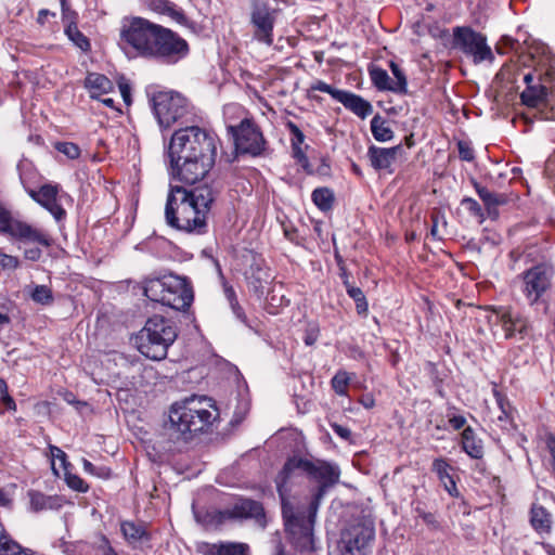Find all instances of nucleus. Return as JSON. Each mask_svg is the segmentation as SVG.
Instances as JSON below:
<instances>
[{
  "instance_id": "nucleus-1",
  "label": "nucleus",
  "mask_w": 555,
  "mask_h": 555,
  "mask_svg": "<svg viewBox=\"0 0 555 555\" xmlns=\"http://www.w3.org/2000/svg\"><path fill=\"white\" fill-rule=\"evenodd\" d=\"M218 143L214 131L198 126L176 130L165 146L171 179L185 185L205 179L215 166Z\"/></svg>"
},
{
  "instance_id": "nucleus-2",
  "label": "nucleus",
  "mask_w": 555,
  "mask_h": 555,
  "mask_svg": "<svg viewBox=\"0 0 555 555\" xmlns=\"http://www.w3.org/2000/svg\"><path fill=\"white\" fill-rule=\"evenodd\" d=\"M121 41L137 55L173 65L190 53L188 41L180 35L143 17H133L120 31Z\"/></svg>"
},
{
  "instance_id": "nucleus-3",
  "label": "nucleus",
  "mask_w": 555,
  "mask_h": 555,
  "mask_svg": "<svg viewBox=\"0 0 555 555\" xmlns=\"http://www.w3.org/2000/svg\"><path fill=\"white\" fill-rule=\"evenodd\" d=\"M216 192L208 184L193 189L170 184L165 206L169 227L188 234L203 235L208 231V218Z\"/></svg>"
},
{
  "instance_id": "nucleus-4",
  "label": "nucleus",
  "mask_w": 555,
  "mask_h": 555,
  "mask_svg": "<svg viewBox=\"0 0 555 555\" xmlns=\"http://www.w3.org/2000/svg\"><path fill=\"white\" fill-rule=\"evenodd\" d=\"M297 462H306V459L297 456L288 459L276 476L275 483L282 502V515L285 527L292 537L293 543L302 552H311L314 550L311 520H309V517H306L304 508L295 507L288 499L291 485L304 474V465H299Z\"/></svg>"
},
{
  "instance_id": "nucleus-5",
  "label": "nucleus",
  "mask_w": 555,
  "mask_h": 555,
  "mask_svg": "<svg viewBox=\"0 0 555 555\" xmlns=\"http://www.w3.org/2000/svg\"><path fill=\"white\" fill-rule=\"evenodd\" d=\"M219 411L211 398L192 396L171 405L170 428L183 440L193 434L207 431L218 420Z\"/></svg>"
},
{
  "instance_id": "nucleus-6",
  "label": "nucleus",
  "mask_w": 555,
  "mask_h": 555,
  "mask_svg": "<svg viewBox=\"0 0 555 555\" xmlns=\"http://www.w3.org/2000/svg\"><path fill=\"white\" fill-rule=\"evenodd\" d=\"M0 234L21 244L34 245L24 250V258L30 261H38L41 258V247L49 248L53 244V238L47 230L14 217L2 204H0Z\"/></svg>"
},
{
  "instance_id": "nucleus-7",
  "label": "nucleus",
  "mask_w": 555,
  "mask_h": 555,
  "mask_svg": "<svg viewBox=\"0 0 555 555\" xmlns=\"http://www.w3.org/2000/svg\"><path fill=\"white\" fill-rule=\"evenodd\" d=\"M143 291L150 300L175 310H184L193 301V292L186 281L173 274L145 280Z\"/></svg>"
},
{
  "instance_id": "nucleus-8",
  "label": "nucleus",
  "mask_w": 555,
  "mask_h": 555,
  "mask_svg": "<svg viewBox=\"0 0 555 555\" xmlns=\"http://www.w3.org/2000/svg\"><path fill=\"white\" fill-rule=\"evenodd\" d=\"M178 330L175 322L160 315L150 318L139 337V351L146 358L160 361L167 357Z\"/></svg>"
},
{
  "instance_id": "nucleus-9",
  "label": "nucleus",
  "mask_w": 555,
  "mask_h": 555,
  "mask_svg": "<svg viewBox=\"0 0 555 555\" xmlns=\"http://www.w3.org/2000/svg\"><path fill=\"white\" fill-rule=\"evenodd\" d=\"M298 463L304 465V474L318 483L309 505L305 508L306 517L311 520V534L313 535L314 519L321 501L327 490L338 483L340 470L337 465L320 460H306V462Z\"/></svg>"
},
{
  "instance_id": "nucleus-10",
  "label": "nucleus",
  "mask_w": 555,
  "mask_h": 555,
  "mask_svg": "<svg viewBox=\"0 0 555 555\" xmlns=\"http://www.w3.org/2000/svg\"><path fill=\"white\" fill-rule=\"evenodd\" d=\"M251 519L260 528L267 526V517L262 503L240 498L223 509H211L206 513V525L219 527L229 521H243Z\"/></svg>"
},
{
  "instance_id": "nucleus-11",
  "label": "nucleus",
  "mask_w": 555,
  "mask_h": 555,
  "mask_svg": "<svg viewBox=\"0 0 555 555\" xmlns=\"http://www.w3.org/2000/svg\"><path fill=\"white\" fill-rule=\"evenodd\" d=\"M152 108L162 129H168L175 124L189 121L192 106L189 101L175 91L156 92L152 99Z\"/></svg>"
},
{
  "instance_id": "nucleus-12",
  "label": "nucleus",
  "mask_w": 555,
  "mask_h": 555,
  "mask_svg": "<svg viewBox=\"0 0 555 555\" xmlns=\"http://www.w3.org/2000/svg\"><path fill=\"white\" fill-rule=\"evenodd\" d=\"M453 47L470 59L475 65L494 61L487 37L468 26H457L453 29Z\"/></svg>"
},
{
  "instance_id": "nucleus-13",
  "label": "nucleus",
  "mask_w": 555,
  "mask_h": 555,
  "mask_svg": "<svg viewBox=\"0 0 555 555\" xmlns=\"http://www.w3.org/2000/svg\"><path fill=\"white\" fill-rule=\"evenodd\" d=\"M280 10L266 0H254L249 12L251 38L260 44L271 47L274 41V26Z\"/></svg>"
},
{
  "instance_id": "nucleus-14",
  "label": "nucleus",
  "mask_w": 555,
  "mask_h": 555,
  "mask_svg": "<svg viewBox=\"0 0 555 555\" xmlns=\"http://www.w3.org/2000/svg\"><path fill=\"white\" fill-rule=\"evenodd\" d=\"M375 538V529L370 521H358L349 525L340 538L341 555H369Z\"/></svg>"
},
{
  "instance_id": "nucleus-15",
  "label": "nucleus",
  "mask_w": 555,
  "mask_h": 555,
  "mask_svg": "<svg viewBox=\"0 0 555 555\" xmlns=\"http://www.w3.org/2000/svg\"><path fill=\"white\" fill-rule=\"evenodd\" d=\"M228 132L234 139L236 151L242 154L259 156L266 149L263 134L251 119L245 118L237 126H229Z\"/></svg>"
},
{
  "instance_id": "nucleus-16",
  "label": "nucleus",
  "mask_w": 555,
  "mask_h": 555,
  "mask_svg": "<svg viewBox=\"0 0 555 555\" xmlns=\"http://www.w3.org/2000/svg\"><path fill=\"white\" fill-rule=\"evenodd\" d=\"M553 269L543 264L535 266L522 274L521 291L533 305L551 287Z\"/></svg>"
},
{
  "instance_id": "nucleus-17",
  "label": "nucleus",
  "mask_w": 555,
  "mask_h": 555,
  "mask_svg": "<svg viewBox=\"0 0 555 555\" xmlns=\"http://www.w3.org/2000/svg\"><path fill=\"white\" fill-rule=\"evenodd\" d=\"M403 152L402 145L393 147H379L371 145L367 150V158L375 170H388L391 172V165L396 157Z\"/></svg>"
},
{
  "instance_id": "nucleus-18",
  "label": "nucleus",
  "mask_w": 555,
  "mask_h": 555,
  "mask_svg": "<svg viewBox=\"0 0 555 555\" xmlns=\"http://www.w3.org/2000/svg\"><path fill=\"white\" fill-rule=\"evenodd\" d=\"M248 287L257 295L262 296L266 292L267 286L273 280V276L270 272V269L266 266V263L260 261H255L250 266L249 275L247 276Z\"/></svg>"
},
{
  "instance_id": "nucleus-19",
  "label": "nucleus",
  "mask_w": 555,
  "mask_h": 555,
  "mask_svg": "<svg viewBox=\"0 0 555 555\" xmlns=\"http://www.w3.org/2000/svg\"><path fill=\"white\" fill-rule=\"evenodd\" d=\"M499 320L506 339L512 338L517 334L522 336L527 333L528 321L519 313L513 312L511 309H503L499 313Z\"/></svg>"
},
{
  "instance_id": "nucleus-20",
  "label": "nucleus",
  "mask_w": 555,
  "mask_h": 555,
  "mask_svg": "<svg viewBox=\"0 0 555 555\" xmlns=\"http://www.w3.org/2000/svg\"><path fill=\"white\" fill-rule=\"evenodd\" d=\"M431 470L437 475L439 481L442 483L444 490L453 498L460 495L455 480L451 475L453 467L443 457L435 459L431 465Z\"/></svg>"
},
{
  "instance_id": "nucleus-21",
  "label": "nucleus",
  "mask_w": 555,
  "mask_h": 555,
  "mask_svg": "<svg viewBox=\"0 0 555 555\" xmlns=\"http://www.w3.org/2000/svg\"><path fill=\"white\" fill-rule=\"evenodd\" d=\"M145 4L151 11L167 15L180 25H190L183 11L169 0H145Z\"/></svg>"
},
{
  "instance_id": "nucleus-22",
  "label": "nucleus",
  "mask_w": 555,
  "mask_h": 555,
  "mask_svg": "<svg viewBox=\"0 0 555 555\" xmlns=\"http://www.w3.org/2000/svg\"><path fill=\"white\" fill-rule=\"evenodd\" d=\"M83 87L88 90L90 98L99 100L101 95L114 90V85L105 75L100 73H88Z\"/></svg>"
},
{
  "instance_id": "nucleus-23",
  "label": "nucleus",
  "mask_w": 555,
  "mask_h": 555,
  "mask_svg": "<svg viewBox=\"0 0 555 555\" xmlns=\"http://www.w3.org/2000/svg\"><path fill=\"white\" fill-rule=\"evenodd\" d=\"M338 102L341 103L347 109L351 111L360 118H365L373 111L371 103L361 98L360 95H357L348 91L338 93Z\"/></svg>"
},
{
  "instance_id": "nucleus-24",
  "label": "nucleus",
  "mask_w": 555,
  "mask_h": 555,
  "mask_svg": "<svg viewBox=\"0 0 555 555\" xmlns=\"http://www.w3.org/2000/svg\"><path fill=\"white\" fill-rule=\"evenodd\" d=\"M30 508L34 512L60 509L64 505V499L60 495H47L31 490L28 492Z\"/></svg>"
},
{
  "instance_id": "nucleus-25",
  "label": "nucleus",
  "mask_w": 555,
  "mask_h": 555,
  "mask_svg": "<svg viewBox=\"0 0 555 555\" xmlns=\"http://www.w3.org/2000/svg\"><path fill=\"white\" fill-rule=\"evenodd\" d=\"M249 547L245 543L219 542L206 545V555H248Z\"/></svg>"
},
{
  "instance_id": "nucleus-26",
  "label": "nucleus",
  "mask_w": 555,
  "mask_h": 555,
  "mask_svg": "<svg viewBox=\"0 0 555 555\" xmlns=\"http://www.w3.org/2000/svg\"><path fill=\"white\" fill-rule=\"evenodd\" d=\"M462 449L472 459L479 460L483 456V447L472 427H466L462 433Z\"/></svg>"
},
{
  "instance_id": "nucleus-27",
  "label": "nucleus",
  "mask_w": 555,
  "mask_h": 555,
  "mask_svg": "<svg viewBox=\"0 0 555 555\" xmlns=\"http://www.w3.org/2000/svg\"><path fill=\"white\" fill-rule=\"evenodd\" d=\"M0 555H34L29 550L23 548L7 532L0 522Z\"/></svg>"
},
{
  "instance_id": "nucleus-28",
  "label": "nucleus",
  "mask_w": 555,
  "mask_h": 555,
  "mask_svg": "<svg viewBox=\"0 0 555 555\" xmlns=\"http://www.w3.org/2000/svg\"><path fill=\"white\" fill-rule=\"evenodd\" d=\"M474 186L478 196L487 207L489 215H491L493 209H495L498 206L504 205L507 202V198L504 194L491 192L487 188L480 185L478 182H474Z\"/></svg>"
},
{
  "instance_id": "nucleus-29",
  "label": "nucleus",
  "mask_w": 555,
  "mask_h": 555,
  "mask_svg": "<svg viewBox=\"0 0 555 555\" xmlns=\"http://www.w3.org/2000/svg\"><path fill=\"white\" fill-rule=\"evenodd\" d=\"M531 526L540 533L551 531V514L543 506L533 504L531 507Z\"/></svg>"
},
{
  "instance_id": "nucleus-30",
  "label": "nucleus",
  "mask_w": 555,
  "mask_h": 555,
  "mask_svg": "<svg viewBox=\"0 0 555 555\" xmlns=\"http://www.w3.org/2000/svg\"><path fill=\"white\" fill-rule=\"evenodd\" d=\"M371 131L374 139L378 142H387L393 138V131L388 121L380 115H375L371 120Z\"/></svg>"
},
{
  "instance_id": "nucleus-31",
  "label": "nucleus",
  "mask_w": 555,
  "mask_h": 555,
  "mask_svg": "<svg viewBox=\"0 0 555 555\" xmlns=\"http://www.w3.org/2000/svg\"><path fill=\"white\" fill-rule=\"evenodd\" d=\"M546 90L544 87L539 88L528 86L520 94L522 103L529 107H542L544 106V100Z\"/></svg>"
},
{
  "instance_id": "nucleus-32",
  "label": "nucleus",
  "mask_w": 555,
  "mask_h": 555,
  "mask_svg": "<svg viewBox=\"0 0 555 555\" xmlns=\"http://www.w3.org/2000/svg\"><path fill=\"white\" fill-rule=\"evenodd\" d=\"M370 78L373 86L379 91L392 92V79L389 77L387 70L372 66L369 68Z\"/></svg>"
},
{
  "instance_id": "nucleus-33",
  "label": "nucleus",
  "mask_w": 555,
  "mask_h": 555,
  "mask_svg": "<svg viewBox=\"0 0 555 555\" xmlns=\"http://www.w3.org/2000/svg\"><path fill=\"white\" fill-rule=\"evenodd\" d=\"M312 202L322 211H328L334 204V193L328 188H318L311 194Z\"/></svg>"
},
{
  "instance_id": "nucleus-34",
  "label": "nucleus",
  "mask_w": 555,
  "mask_h": 555,
  "mask_svg": "<svg viewBox=\"0 0 555 555\" xmlns=\"http://www.w3.org/2000/svg\"><path fill=\"white\" fill-rule=\"evenodd\" d=\"M389 68L393 75L392 79V92L397 94H406L408 92V79L403 69L395 61L389 62Z\"/></svg>"
},
{
  "instance_id": "nucleus-35",
  "label": "nucleus",
  "mask_w": 555,
  "mask_h": 555,
  "mask_svg": "<svg viewBox=\"0 0 555 555\" xmlns=\"http://www.w3.org/2000/svg\"><path fill=\"white\" fill-rule=\"evenodd\" d=\"M120 529L124 538L129 543H135L143 540L147 537V533L142 525L135 524L133 521H122L120 525Z\"/></svg>"
},
{
  "instance_id": "nucleus-36",
  "label": "nucleus",
  "mask_w": 555,
  "mask_h": 555,
  "mask_svg": "<svg viewBox=\"0 0 555 555\" xmlns=\"http://www.w3.org/2000/svg\"><path fill=\"white\" fill-rule=\"evenodd\" d=\"M60 188L57 184H43L39 188V190H29L28 195L38 204L43 203L44 201L53 199L59 195Z\"/></svg>"
},
{
  "instance_id": "nucleus-37",
  "label": "nucleus",
  "mask_w": 555,
  "mask_h": 555,
  "mask_svg": "<svg viewBox=\"0 0 555 555\" xmlns=\"http://www.w3.org/2000/svg\"><path fill=\"white\" fill-rule=\"evenodd\" d=\"M65 35L67 38L81 51L87 52L90 50L89 39L78 29L77 24L66 25Z\"/></svg>"
},
{
  "instance_id": "nucleus-38",
  "label": "nucleus",
  "mask_w": 555,
  "mask_h": 555,
  "mask_svg": "<svg viewBox=\"0 0 555 555\" xmlns=\"http://www.w3.org/2000/svg\"><path fill=\"white\" fill-rule=\"evenodd\" d=\"M31 299L40 305L49 306L53 302V294L46 285H36L30 294Z\"/></svg>"
},
{
  "instance_id": "nucleus-39",
  "label": "nucleus",
  "mask_w": 555,
  "mask_h": 555,
  "mask_svg": "<svg viewBox=\"0 0 555 555\" xmlns=\"http://www.w3.org/2000/svg\"><path fill=\"white\" fill-rule=\"evenodd\" d=\"M39 205L47 209L57 222L66 218V211L60 204V196L53 199L44 201Z\"/></svg>"
},
{
  "instance_id": "nucleus-40",
  "label": "nucleus",
  "mask_w": 555,
  "mask_h": 555,
  "mask_svg": "<svg viewBox=\"0 0 555 555\" xmlns=\"http://www.w3.org/2000/svg\"><path fill=\"white\" fill-rule=\"evenodd\" d=\"M348 295L356 302V309L359 314H366L369 310V305L365 298L364 293L360 287H350L348 289Z\"/></svg>"
},
{
  "instance_id": "nucleus-41",
  "label": "nucleus",
  "mask_w": 555,
  "mask_h": 555,
  "mask_svg": "<svg viewBox=\"0 0 555 555\" xmlns=\"http://www.w3.org/2000/svg\"><path fill=\"white\" fill-rule=\"evenodd\" d=\"M65 481L66 485L75 491L85 493L89 490V486L87 485V482L83 479H81L78 475L68 472L67 468L65 469Z\"/></svg>"
},
{
  "instance_id": "nucleus-42",
  "label": "nucleus",
  "mask_w": 555,
  "mask_h": 555,
  "mask_svg": "<svg viewBox=\"0 0 555 555\" xmlns=\"http://www.w3.org/2000/svg\"><path fill=\"white\" fill-rule=\"evenodd\" d=\"M82 466L86 473L96 477L108 479L112 476V470L106 466H95L90 461L83 459Z\"/></svg>"
},
{
  "instance_id": "nucleus-43",
  "label": "nucleus",
  "mask_w": 555,
  "mask_h": 555,
  "mask_svg": "<svg viewBox=\"0 0 555 555\" xmlns=\"http://www.w3.org/2000/svg\"><path fill=\"white\" fill-rule=\"evenodd\" d=\"M348 384L349 376L347 372L339 371L332 378V387L340 396L346 393Z\"/></svg>"
},
{
  "instance_id": "nucleus-44",
  "label": "nucleus",
  "mask_w": 555,
  "mask_h": 555,
  "mask_svg": "<svg viewBox=\"0 0 555 555\" xmlns=\"http://www.w3.org/2000/svg\"><path fill=\"white\" fill-rule=\"evenodd\" d=\"M55 147L70 159H76L80 155V149L73 142H60Z\"/></svg>"
},
{
  "instance_id": "nucleus-45",
  "label": "nucleus",
  "mask_w": 555,
  "mask_h": 555,
  "mask_svg": "<svg viewBox=\"0 0 555 555\" xmlns=\"http://www.w3.org/2000/svg\"><path fill=\"white\" fill-rule=\"evenodd\" d=\"M62 8V21L66 25L77 24L78 14L72 10L67 0H60Z\"/></svg>"
},
{
  "instance_id": "nucleus-46",
  "label": "nucleus",
  "mask_w": 555,
  "mask_h": 555,
  "mask_svg": "<svg viewBox=\"0 0 555 555\" xmlns=\"http://www.w3.org/2000/svg\"><path fill=\"white\" fill-rule=\"evenodd\" d=\"M20 266V259L16 256L8 255L0 249V271L15 270Z\"/></svg>"
},
{
  "instance_id": "nucleus-47",
  "label": "nucleus",
  "mask_w": 555,
  "mask_h": 555,
  "mask_svg": "<svg viewBox=\"0 0 555 555\" xmlns=\"http://www.w3.org/2000/svg\"><path fill=\"white\" fill-rule=\"evenodd\" d=\"M310 89L314 90V91H321V92L327 93L336 101H338V98H339L338 93L344 92V90L335 89L322 80H317L314 83L311 85Z\"/></svg>"
},
{
  "instance_id": "nucleus-48",
  "label": "nucleus",
  "mask_w": 555,
  "mask_h": 555,
  "mask_svg": "<svg viewBox=\"0 0 555 555\" xmlns=\"http://www.w3.org/2000/svg\"><path fill=\"white\" fill-rule=\"evenodd\" d=\"M459 157L465 162H473L475 158L474 149L469 142L459 141L457 142Z\"/></svg>"
},
{
  "instance_id": "nucleus-49",
  "label": "nucleus",
  "mask_w": 555,
  "mask_h": 555,
  "mask_svg": "<svg viewBox=\"0 0 555 555\" xmlns=\"http://www.w3.org/2000/svg\"><path fill=\"white\" fill-rule=\"evenodd\" d=\"M287 128H288L289 133L292 135L291 137L292 146L302 145L304 142H305V134L299 129V127L296 124H294L292 121H288Z\"/></svg>"
},
{
  "instance_id": "nucleus-50",
  "label": "nucleus",
  "mask_w": 555,
  "mask_h": 555,
  "mask_svg": "<svg viewBox=\"0 0 555 555\" xmlns=\"http://www.w3.org/2000/svg\"><path fill=\"white\" fill-rule=\"evenodd\" d=\"M462 205L473 215L476 217L481 218V221L483 220V211L481 206L478 204L477 201H475L472 197H465L462 199Z\"/></svg>"
},
{
  "instance_id": "nucleus-51",
  "label": "nucleus",
  "mask_w": 555,
  "mask_h": 555,
  "mask_svg": "<svg viewBox=\"0 0 555 555\" xmlns=\"http://www.w3.org/2000/svg\"><path fill=\"white\" fill-rule=\"evenodd\" d=\"M49 451L52 460H59L64 469H66L67 466L69 465V463L67 462L66 453L59 447L52 444L49 446Z\"/></svg>"
},
{
  "instance_id": "nucleus-52",
  "label": "nucleus",
  "mask_w": 555,
  "mask_h": 555,
  "mask_svg": "<svg viewBox=\"0 0 555 555\" xmlns=\"http://www.w3.org/2000/svg\"><path fill=\"white\" fill-rule=\"evenodd\" d=\"M431 221H433V225L430 229V234L434 238L440 240L441 236L438 233L439 222L442 221L443 225H446L447 222H446L443 216H441L439 212H434L431 215Z\"/></svg>"
},
{
  "instance_id": "nucleus-53",
  "label": "nucleus",
  "mask_w": 555,
  "mask_h": 555,
  "mask_svg": "<svg viewBox=\"0 0 555 555\" xmlns=\"http://www.w3.org/2000/svg\"><path fill=\"white\" fill-rule=\"evenodd\" d=\"M331 427L333 429V431L339 436L341 439L344 440H349L350 437H351V431L349 428L345 427V426H341L339 424H331Z\"/></svg>"
},
{
  "instance_id": "nucleus-54",
  "label": "nucleus",
  "mask_w": 555,
  "mask_h": 555,
  "mask_svg": "<svg viewBox=\"0 0 555 555\" xmlns=\"http://www.w3.org/2000/svg\"><path fill=\"white\" fill-rule=\"evenodd\" d=\"M99 550L102 552V555H118L114 547L111 545L108 539L104 535L101 538Z\"/></svg>"
},
{
  "instance_id": "nucleus-55",
  "label": "nucleus",
  "mask_w": 555,
  "mask_h": 555,
  "mask_svg": "<svg viewBox=\"0 0 555 555\" xmlns=\"http://www.w3.org/2000/svg\"><path fill=\"white\" fill-rule=\"evenodd\" d=\"M224 294H225L227 299L230 302L231 308L232 309H236V308L238 309V302L236 300V295H235L234 289L231 286H227L224 288Z\"/></svg>"
},
{
  "instance_id": "nucleus-56",
  "label": "nucleus",
  "mask_w": 555,
  "mask_h": 555,
  "mask_svg": "<svg viewBox=\"0 0 555 555\" xmlns=\"http://www.w3.org/2000/svg\"><path fill=\"white\" fill-rule=\"evenodd\" d=\"M449 423L455 430H459L464 427L466 418L463 415H453L449 418Z\"/></svg>"
},
{
  "instance_id": "nucleus-57",
  "label": "nucleus",
  "mask_w": 555,
  "mask_h": 555,
  "mask_svg": "<svg viewBox=\"0 0 555 555\" xmlns=\"http://www.w3.org/2000/svg\"><path fill=\"white\" fill-rule=\"evenodd\" d=\"M0 505L8 508L12 507V498L3 489H0Z\"/></svg>"
},
{
  "instance_id": "nucleus-58",
  "label": "nucleus",
  "mask_w": 555,
  "mask_h": 555,
  "mask_svg": "<svg viewBox=\"0 0 555 555\" xmlns=\"http://www.w3.org/2000/svg\"><path fill=\"white\" fill-rule=\"evenodd\" d=\"M1 402L5 405L8 410L16 411V403L9 393H5L4 396L1 397Z\"/></svg>"
},
{
  "instance_id": "nucleus-59",
  "label": "nucleus",
  "mask_w": 555,
  "mask_h": 555,
  "mask_svg": "<svg viewBox=\"0 0 555 555\" xmlns=\"http://www.w3.org/2000/svg\"><path fill=\"white\" fill-rule=\"evenodd\" d=\"M501 42L509 48V49H516V46L518 44V41L513 39L512 37H508V36H503L502 39H501Z\"/></svg>"
},
{
  "instance_id": "nucleus-60",
  "label": "nucleus",
  "mask_w": 555,
  "mask_h": 555,
  "mask_svg": "<svg viewBox=\"0 0 555 555\" xmlns=\"http://www.w3.org/2000/svg\"><path fill=\"white\" fill-rule=\"evenodd\" d=\"M10 323V318L8 313L4 311V307H0V330Z\"/></svg>"
},
{
  "instance_id": "nucleus-61",
  "label": "nucleus",
  "mask_w": 555,
  "mask_h": 555,
  "mask_svg": "<svg viewBox=\"0 0 555 555\" xmlns=\"http://www.w3.org/2000/svg\"><path fill=\"white\" fill-rule=\"evenodd\" d=\"M361 403L365 409H371L375 405V401L372 397L362 398Z\"/></svg>"
},
{
  "instance_id": "nucleus-62",
  "label": "nucleus",
  "mask_w": 555,
  "mask_h": 555,
  "mask_svg": "<svg viewBox=\"0 0 555 555\" xmlns=\"http://www.w3.org/2000/svg\"><path fill=\"white\" fill-rule=\"evenodd\" d=\"M292 149H293L294 156L296 158H299V159L305 158V152L302 151L301 145L292 146Z\"/></svg>"
},
{
  "instance_id": "nucleus-63",
  "label": "nucleus",
  "mask_w": 555,
  "mask_h": 555,
  "mask_svg": "<svg viewBox=\"0 0 555 555\" xmlns=\"http://www.w3.org/2000/svg\"><path fill=\"white\" fill-rule=\"evenodd\" d=\"M48 15H54V13H51L49 10H46V9L40 10L39 11V15H38V23L43 24L44 23V18Z\"/></svg>"
},
{
  "instance_id": "nucleus-64",
  "label": "nucleus",
  "mask_w": 555,
  "mask_h": 555,
  "mask_svg": "<svg viewBox=\"0 0 555 555\" xmlns=\"http://www.w3.org/2000/svg\"><path fill=\"white\" fill-rule=\"evenodd\" d=\"M284 234L285 236L289 240V241H294L295 240V234H296V229L292 228V229H288V228H285L284 229Z\"/></svg>"
}]
</instances>
